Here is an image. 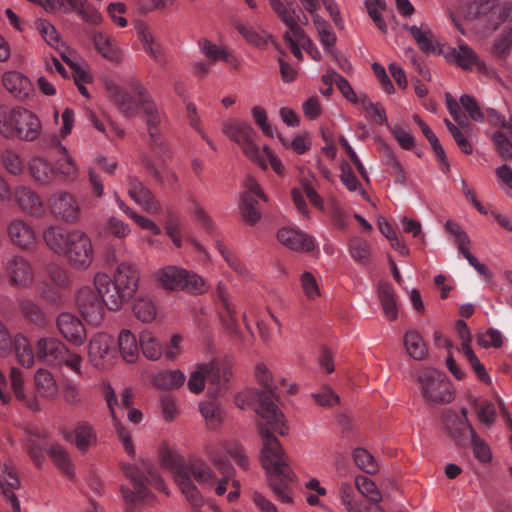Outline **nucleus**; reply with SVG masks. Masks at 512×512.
<instances>
[{"mask_svg": "<svg viewBox=\"0 0 512 512\" xmlns=\"http://www.w3.org/2000/svg\"><path fill=\"white\" fill-rule=\"evenodd\" d=\"M315 402L324 408H331L340 402L339 396L330 386H323L319 392L312 394Z\"/></svg>", "mask_w": 512, "mask_h": 512, "instance_id": "nucleus-64", "label": "nucleus"}, {"mask_svg": "<svg viewBox=\"0 0 512 512\" xmlns=\"http://www.w3.org/2000/svg\"><path fill=\"white\" fill-rule=\"evenodd\" d=\"M133 312L142 322H151L156 316L155 306L149 299H138L133 305Z\"/></svg>", "mask_w": 512, "mask_h": 512, "instance_id": "nucleus-62", "label": "nucleus"}, {"mask_svg": "<svg viewBox=\"0 0 512 512\" xmlns=\"http://www.w3.org/2000/svg\"><path fill=\"white\" fill-rule=\"evenodd\" d=\"M129 88L139 97L141 108L146 117V125L150 138L148 143L149 152L141 155V164L156 181L162 182L163 176L158 165L164 163L165 159L170 157L169 147L162 137L165 115L157 108L147 89L140 81L131 80L129 82Z\"/></svg>", "mask_w": 512, "mask_h": 512, "instance_id": "nucleus-3", "label": "nucleus"}, {"mask_svg": "<svg viewBox=\"0 0 512 512\" xmlns=\"http://www.w3.org/2000/svg\"><path fill=\"white\" fill-rule=\"evenodd\" d=\"M235 27L249 44L258 48H264L267 45L268 35L264 32L260 33L250 25L244 23H237Z\"/></svg>", "mask_w": 512, "mask_h": 512, "instance_id": "nucleus-54", "label": "nucleus"}, {"mask_svg": "<svg viewBox=\"0 0 512 512\" xmlns=\"http://www.w3.org/2000/svg\"><path fill=\"white\" fill-rule=\"evenodd\" d=\"M2 83L9 93L20 101H25L34 94V87L29 78L18 71L5 72Z\"/></svg>", "mask_w": 512, "mask_h": 512, "instance_id": "nucleus-25", "label": "nucleus"}, {"mask_svg": "<svg viewBox=\"0 0 512 512\" xmlns=\"http://www.w3.org/2000/svg\"><path fill=\"white\" fill-rule=\"evenodd\" d=\"M304 10H306L309 14L312 15V18H314V15H318L316 12L318 8L320 7V4H323V6L328 11L329 15L331 16L333 22L337 27H342V18L340 16L337 4L334 0H299Z\"/></svg>", "mask_w": 512, "mask_h": 512, "instance_id": "nucleus-42", "label": "nucleus"}, {"mask_svg": "<svg viewBox=\"0 0 512 512\" xmlns=\"http://www.w3.org/2000/svg\"><path fill=\"white\" fill-rule=\"evenodd\" d=\"M351 257L360 265H367L370 261L371 246L369 242L360 237H352L348 242Z\"/></svg>", "mask_w": 512, "mask_h": 512, "instance_id": "nucleus-44", "label": "nucleus"}, {"mask_svg": "<svg viewBox=\"0 0 512 512\" xmlns=\"http://www.w3.org/2000/svg\"><path fill=\"white\" fill-rule=\"evenodd\" d=\"M139 343L144 356L150 360H158L163 354L162 344L149 331L140 334Z\"/></svg>", "mask_w": 512, "mask_h": 512, "instance_id": "nucleus-46", "label": "nucleus"}, {"mask_svg": "<svg viewBox=\"0 0 512 512\" xmlns=\"http://www.w3.org/2000/svg\"><path fill=\"white\" fill-rule=\"evenodd\" d=\"M357 492L366 497L371 502H380L381 494L375 483L366 476H357L355 478Z\"/></svg>", "mask_w": 512, "mask_h": 512, "instance_id": "nucleus-56", "label": "nucleus"}, {"mask_svg": "<svg viewBox=\"0 0 512 512\" xmlns=\"http://www.w3.org/2000/svg\"><path fill=\"white\" fill-rule=\"evenodd\" d=\"M7 235L11 243L25 251H32L37 244L33 227L20 218L11 220L7 225Z\"/></svg>", "mask_w": 512, "mask_h": 512, "instance_id": "nucleus-20", "label": "nucleus"}, {"mask_svg": "<svg viewBox=\"0 0 512 512\" xmlns=\"http://www.w3.org/2000/svg\"><path fill=\"white\" fill-rule=\"evenodd\" d=\"M353 459L355 464L366 473L373 474L378 469L374 457L363 448H357L354 450Z\"/></svg>", "mask_w": 512, "mask_h": 512, "instance_id": "nucleus-60", "label": "nucleus"}, {"mask_svg": "<svg viewBox=\"0 0 512 512\" xmlns=\"http://www.w3.org/2000/svg\"><path fill=\"white\" fill-rule=\"evenodd\" d=\"M157 279L166 290H182L202 294L206 283L199 275L177 266H167L157 272Z\"/></svg>", "mask_w": 512, "mask_h": 512, "instance_id": "nucleus-9", "label": "nucleus"}, {"mask_svg": "<svg viewBox=\"0 0 512 512\" xmlns=\"http://www.w3.org/2000/svg\"><path fill=\"white\" fill-rule=\"evenodd\" d=\"M270 5L283 23L291 30L293 36L301 42L305 51L316 61L321 59L317 46L306 36L301 25L308 24L307 16L297 9L293 2L283 3L281 0H270Z\"/></svg>", "mask_w": 512, "mask_h": 512, "instance_id": "nucleus-7", "label": "nucleus"}, {"mask_svg": "<svg viewBox=\"0 0 512 512\" xmlns=\"http://www.w3.org/2000/svg\"><path fill=\"white\" fill-rule=\"evenodd\" d=\"M3 479H0V490L3 498L10 505L12 512H21L20 502L14 490L20 488V481L16 473L5 465Z\"/></svg>", "mask_w": 512, "mask_h": 512, "instance_id": "nucleus-32", "label": "nucleus"}, {"mask_svg": "<svg viewBox=\"0 0 512 512\" xmlns=\"http://www.w3.org/2000/svg\"><path fill=\"white\" fill-rule=\"evenodd\" d=\"M417 382L423 398L430 404L449 403L454 398L451 382L444 373L436 369H421L417 375Z\"/></svg>", "mask_w": 512, "mask_h": 512, "instance_id": "nucleus-8", "label": "nucleus"}, {"mask_svg": "<svg viewBox=\"0 0 512 512\" xmlns=\"http://www.w3.org/2000/svg\"><path fill=\"white\" fill-rule=\"evenodd\" d=\"M206 454L220 477L204 461L195 460L189 463L179 464L176 467L174 478L186 500L193 506L199 507L203 498L197 487L192 482L208 488H215L217 495L221 496L226 492L227 483L233 478L235 469L231 462L226 459L220 449L213 445L206 447Z\"/></svg>", "mask_w": 512, "mask_h": 512, "instance_id": "nucleus-2", "label": "nucleus"}, {"mask_svg": "<svg viewBox=\"0 0 512 512\" xmlns=\"http://www.w3.org/2000/svg\"><path fill=\"white\" fill-rule=\"evenodd\" d=\"M6 272L10 283L17 287H28L34 279L30 262L22 256L12 257L6 264Z\"/></svg>", "mask_w": 512, "mask_h": 512, "instance_id": "nucleus-23", "label": "nucleus"}, {"mask_svg": "<svg viewBox=\"0 0 512 512\" xmlns=\"http://www.w3.org/2000/svg\"><path fill=\"white\" fill-rule=\"evenodd\" d=\"M71 11H75L83 20L97 24L101 20L98 9L87 0H77V4H71Z\"/></svg>", "mask_w": 512, "mask_h": 512, "instance_id": "nucleus-55", "label": "nucleus"}, {"mask_svg": "<svg viewBox=\"0 0 512 512\" xmlns=\"http://www.w3.org/2000/svg\"><path fill=\"white\" fill-rule=\"evenodd\" d=\"M246 191L242 194L240 211L243 220L250 225L256 224L261 218L260 200L267 201V197L257 181L248 177L245 181Z\"/></svg>", "mask_w": 512, "mask_h": 512, "instance_id": "nucleus-13", "label": "nucleus"}, {"mask_svg": "<svg viewBox=\"0 0 512 512\" xmlns=\"http://www.w3.org/2000/svg\"><path fill=\"white\" fill-rule=\"evenodd\" d=\"M93 283L95 286V291L97 292L101 300L105 303L107 309L118 310L121 307L113 306L110 303V296L114 295L115 290L113 289L114 281L108 274L102 272L96 273L93 279Z\"/></svg>", "mask_w": 512, "mask_h": 512, "instance_id": "nucleus-38", "label": "nucleus"}, {"mask_svg": "<svg viewBox=\"0 0 512 512\" xmlns=\"http://www.w3.org/2000/svg\"><path fill=\"white\" fill-rule=\"evenodd\" d=\"M447 58L465 70H472L474 68L480 70L483 67L476 53L464 44L459 45L458 48L451 49L447 53Z\"/></svg>", "mask_w": 512, "mask_h": 512, "instance_id": "nucleus-34", "label": "nucleus"}, {"mask_svg": "<svg viewBox=\"0 0 512 512\" xmlns=\"http://www.w3.org/2000/svg\"><path fill=\"white\" fill-rule=\"evenodd\" d=\"M78 309L83 318L91 325H99L107 309L95 290L90 287L81 288L76 297Z\"/></svg>", "mask_w": 512, "mask_h": 512, "instance_id": "nucleus-16", "label": "nucleus"}, {"mask_svg": "<svg viewBox=\"0 0 512 512\" xmlns=\"http://www.w3.org/2000/svg\"><path fill=\"white\" fill-rule=\"evenodd\" d=\"M48 454L55 466L68 478L74 477V465L68 451L60 444H52Z\"/></svg>", "mask_w": 512, "mask_h": 512, "instance_id": "nucleus-37", "label": "nucleus"}, {"mask_svg": "<svg viewBox=\"0 0 512 512\" xmlns=\"http://www.w3.org/2000/svg\"><path fill=\"white\" fill-rule=\"evenodd\" d=\"M216 297L219 303V316L223 325L229 332L236 333L238 330L236 311L230 301L225 284L219 283L217 285Z\"/></svg>", "mask_w": 512, "mask_h": 512, "instance_id": "nucleus-28", "label": "nucleus"}, {"mask_svg": "<svg viewBox=\"0 0 512 512\" xmlns=\"http://www.w3.org/2000/svg\"><path fill=\"white\" fill-rule=\"evenodd\" d=\"M443 424L448 435L460 446L468 444L469 439L475 434V431L468 422L467 410L465 408H462L460 413L452 410L445 411Z\"/></svg>", "mask_w": 512, "mask_h": 512, "instance_id": "nucleus-18", "label": "nucleus"}, {"mask_svg": "<svg viewBox=\"0 0 512 512\" xmlns=\"http://www.w3.org/2000/svg\"><path fill=\"white\" fill-rule=\"evenodd\" d=\"M12 348L19 364L25 367L33 365L35 354L27 338L17 335L12 341L6 327L0 322V355H7Z\"/></svg>", "mask_w": 512, "mask_h": 512, "instance_id": "nucleus-17", "label": "nucleus"}, {"mask_svg": "<svg viewBox=\"0 0 512 512\" xmlns=\"http://www.w3.org/2000/svg\"><path fill=\"white\" fill-rule=\"evenodd\" d=\"M313 22L322 45L327 52H330L336 42V36L332 31L330 24L319 15H314Z\"/></svg>", "mask_w": 512, "mask_h": 512, "instance_id": "nucleus-51", "label": "nucleus"}, {"mask_svg": "<svg viewBox=\"0 0 512 512\" xmlns=\"http://www.w3.org/2000/svg\"><path fill=\"white\" fill-rule=\"evenodd\" d=\"M43 239L50 250L63 256L67 252L70 231H66L59 226H49L43 231Z\"/></svg>", "mask_w": 512, "mask_h": 512, "instance_id": "nucleus-33", "label": "nucleus"}, {"mask_svg": "<svg viewBox=\"0 0 512 512\" xmlns=\"http://www.w3.org/2000/svg\"><path fill=\"white\" fill-rule=\"evenodd\" d=\"M37 29L41 33L46 43L59 51L62 60L75 71L79 79L83 82H86L88 78L87 74L80 70V68L67 56L65 50L59 49V33L55 27L46 20H40L37 23Z\"/></svg>", "mask_w": 512, "mask_h": 512, "instance_id": "nucleus-26", "label": "nucleus"}, {"mask_svg": "<svg viewBox=\"0 0 512 512\" xmlns=\"http://www.w3.org/2000/svg\"><path fill=\"white\" fill-rule=\"evenodd\" d=\"M420 49L426 53L434 52L436 47L434 45V38L431 30L427 25L422 24L420 27L413 25L406 28Z\"/></svg>", "mask_w": 512, "mask_h": 512, "instance_id": "nucleus-47", "label": "nucleus"}, {"mask_svg": "<svg viewBox=\"0 0 512 512\" xmlns=\"http://www.w3.org/2000/svg\"><path fill=\"white\" fill-rule=\"evenodd\" d=\"M29 171L35 181L40 184L51 183L56 177V170L41 157H35L29 164Z\"/></svg>", "mask_w": 512, "mask_h": 512, "instance_id": "nucleus-40", "label": "nucleus"}, {"mask_svg": "<svg viewBox=\"0 0 512 512\" xmlns=\"http://www.w3.org/2000/svg\"><path fill=\"white\" fill-rule=\"evenodd\" d=\"M72 435H74L77 449L82 453L97 444V433L94 427L87 421L77 422L73 432H67L64 437L66 440H70Z\"/></svg>", "mask_w": 512, "mask_h": 512, "instance_id": "nucleus-31", "label": "nucleus"}, {"mask_svg": "<svg viewBox=\"0 0 512 512\" xmlns=\"http://www.w3.org/2000/svg\"><path fill=\"white\" fill-rule=\"evenodd\" d=\"M15 198L20 209L31 216L40 218L45 214V208L40 197L30 188L21 186L15 191Z\"/></svg>", "mask_w": 512, "mask_h": 512, "instance_id": "nucleus-30", "label": "nucleus"}, {"mask_svg": "<svg viewBox=\"0 0 512 512\" xmlns=\"http://www.w3.org/2000/svg\"><path fill=\"white\" fill-rule=\"evenodd\" d=\"M356 486L342 483L339 488V496L347 512H363L362 503L356 500Z\"/></svg>", "mask_w": 512, "mask_h": 512, "instance_id": "nucleus-50", "label": "nucleus"}, {"mask_svg": "<svg viewBox=\"0 0 512 512\" xmlns=\"http://www.w3.org/2000/svg\"><path fill=\"white\" fill-rule=\"evenodd\" d=\"M128 193L138 205L147 212L155 214L160 211V204L151 190L136 176L128 177Z\"/></svg>", "mask_w": 512, "mask_h": 512, "instance_id": "nucleus-22", "label": "nucleus"}, {"mask_svg": "<svg viewBox=\"0 0 512 512\" xmlns=\"http://www.w3.org/2000/svg\"><path fill=\"white\" fill-rule=\"evenodd\" d=\"M10 382H11V388L15 394V397L18 400L25 402V404L30 409H32L34 411L39 409V405L36 400H34V399L28 400L26 398V395H25L24 389H23L24 381H23V377H22V374L19 369L15 368V367L11 368Z\"/></svg>", "mask_w": 512, "mask_h": 512, "instance_id": "nucleus-49", "label": "nucleus"}, {"mask_svg": "<svg viewBox=\"0 0 512 512\" xmlns=\"http://www.w3.org/2000/svg\"><path fill=\"white\" fill-rule=\"evenodd\" d=\"M35 386L38 393L45 398H53L58 391L56 381L52 374L45 369H39L36 372Z\"/></svg>", "mask_w": 512, "mask_h": 512, "instance_id": "nucleus-45", "label": "nucleus"}, {"mask_svg": "<svg viewBox=\"0 0 512 512\" xmlns=\"http://www.w3.org/2000/svg\"><path fill=\"white\" fill-rule=\"evenodd\" d=\"M57 327L61 335L75 346H80L86 339V330L82 322L70 313H62L57 318Z\"/></svg>", "mask_w": 512, "mask_h": 512, "instance_id": "nucleus-24", "label": "nucleus"}, {"mask_svg": "<svg viewBox=\"0 0 512 512\" xmlns=\"http://www.w3.org/2000/svg\"><path fill=\"white\" fill-rule=\"evenodd\" d=\"M404 346L407 353L415 360H422L427 355V348L423 338L415 330H409L405 333Z\"/></svg>", "mask_w": 512, "mask_h": 512, "instance_id": "nucleus-43", "label": "nucleus"}, {"mask_svg": "<svg viewBox=\"0 0 512 512\" xmlns=\"http://www.w3.org/2000/svg\"><path fill=\"white\" fill-rule=\"evenodd\" d=\"M41 132V122L30 110L0 107V134L5 138L34 141Z\"/></svg>", "mask_w": 512, "mask_h": 512, "instance_id": "nucleus-6", "label": "nucleus"}, {"mask_svg": "<svg viewBox=\"0 0 512 512\" xmlns=\"http://www.w3.org/2000/svg\"><path fill=\"white\" fill-rule=\"evenodd\" d=\"M223 450L235 460L243 469L249 467V460L244 453L243 447L235 441H225L222 443Z\"/></svg>", "mask_w": 512, "mask_h": 512, "instance_id": "nucleus-63", "label": "nucleus"}, {"mask_svg": "<svg viewBox=\"0 0 512 512\" xmlns=\"http://www.w3.org/2000/svg\"><path fill=\"white\" fill-rule=\"evenodd\" d=\"M511 10L510 4L500 5L499 0H474L468 3L466 14L469 18L488 16L490 26L496 29L507 19Z\"/></svg>", "mask_w": 512, "mask_h": 512, "instance_id": "nucleus-14", "label": "nucleus"}, {"mask_svg": "<svg viewBox=\"0 0 512 512\" xmlns=\"http://www.w3.org/2000/svg\"><path fill=\"white\" fill-rule=\"evenodd\" d=\"M124 475L131 481L134 490L122 486L121 493L127 505V512H135V509L143 503H150L153 495L149 486L165 492V484L157 474L154 466L143 461L138 465L124 464L122 466Z\"/></svg>", "mask_w": 512, "mask_h": 512, "instance_id": "nucleus-4", "label": "nucleus"}, {"mask_svg": "<svg viewBox=\"0 0 512 512\" xmlns=\"http://www.w3.org/2000/svg\"><path fill=\"white\" fill-rule=\"evenodd\" d=\"M105 88L109 97L113 100L121 113L126 117H133L137 115L141 108L138 95L130 88L136 97L131 95L128 91L118 86L115 82L108 80L105 82Z\"/></svg>", "mask_w": 512, "mask_h": 512, "instance_id": "nucleus-21", "label": "nucleus"}, {"mask_svg": "<svg viewBox=\"0 0 512 512\" xmlns=\"http://www.w3.org/2000/svg\"><path fill=\"white\" fill-rule=\"evenodd\" d=\"M46 437L47 436L44 434L37 433L27 441V453L34 465L38 468H40L45 461V448L39 442V439H45Z\"/></svg>", "mask_w": 512, "mask_h": 512, "instance_id": "nucleus-52", "label": "nucleus"}, {"mask_svg": "<svg viewBox=\"0 0 512 512\" xmlns=\"http://www.w3.org/2000/svg\"><path fill=\"white\" fill-rule=\"evenodd\" d=\"M47 205L51 215L58 220L74 224L80 219V205L75 196L69 192L60 191L52 194Z\"/></svg>", "mask_w": 512, "mask_h": 512, "instance_id": "nucleus-12", "label": "nucleus"}, {"mask_svg": "<svg viewBox=\"0 0 512 512\" xmlns=\"http://www.w3.org/2000/svg\"><path fill=\"white\" fill-rule=\"evenodd\" d=\"M139 278V270L135 264L128 261L119 263L113 273L115 293L110 296V303L113 306H122L129 301L138 289Z\"/></svg>", "mask_w": 512, "mask_h": 512, "instance_id": "nucleus-10", "label": "nucleus"}, {"mask_svg": "<svg viewBox=\"0 0 512 512\" xmlns=\"http://www.w3.org/2000/svg\"><path fill=\"white\" fill-rule=\"evenodd\" d=\"M93 255V246L89 236L81 230H71L67 252L63 255L69 265L77 270H85L92 264Z\"/></svg>", "mask_w": 512, "mask_h": 512, "instance_id": "nucleus-11", "label": "nucleus"}, {"mask_svg": "<svg viewBox=\"0 0 512 512\" xmlns=\"http://www.w3.org/2000/svg\"><path fill=\"white\" fill-rule=\"evenodd\" d=\"M231 375V365L227 360H213L210 363L198 364L191 372L187 386L190 392L199 394L204 390L207 381L208 395L216 399L228 391Z\"/></svg>", "mask_w": 512, "mask_h": 512, "instance_id": "nucleus-5", "label": "nucleus"}, {"mask_svg": "<svg viewBox=\"0 0 512 512\" xmlns=\"http://www.w3.org/2000/svg\"><path fill=\"white\" fill-rule=\"evenodd\" d=\"M66 346L57 338L43 337L36 343V356L42 362L49 365H58L63 357Z\"/></svg>", "mask_w": 512, "mask_h": 512, "instance_id": "nucleus-27", "label": "nucleus"}, {"mask_svg": "<svg viewBox=\"0 0 512 512\" xmlns=\"http://www.w3.org/2000/svg\"><path fill=\"white\" fill-rule=\"evenodd\" d=\"M56 148L59 152V157L56 160V176L59 174L64 180L72 181L78 175V168L68 154L67 149L60 143V141L55 138L54 139Z\"/></svg>", "mask_w": 512, "mask_h": 512, "instance_id": "nucleus-35", "label": "nucleus"}, {"mask_svg": "<svg viewBox=\"0 0 512 512\" xmlns=\"http://www.w3.org/2000/svg\"><path fill=\"white\" fill-rule=\"evenodd\" d=\"M105 399L107 402V405L109 407V410L111 412V415L115 421H117L116 406H121L123 408H130L133 402V393L132 390L129 388H125L123 392L121 393L120 401H118L114 390L111 386H107L104 391Z\"/></svg>", "mask_w": 512, "mask_h": 512, "instance_id": "nucleus-48", "label": "nucleus"}, {"mask_svg": "<svg viewBox=\"0 0 512 512\" xmlns=\"http://www.w3.org/2000/svg\"><path fill=\"white\" fill-rule=\"evenodd\" d=\"M119 350L122 357L128 363L136 361L139 355V345L136 337L131 331L124 329L120 332L118 337Z\"/></svg>", "mask_w": 512, "mask_h": 512, "instance_id": "nucleus-39", "label": "nucleus"}, {"mask_svg": "<svg viewBox=\"0 0 512 512\" xmlns=\"http://www.w3.org/2000/svg\"><path fill=\"white\" fill-rule=\"evenodd\" d=\"M185 374L180 370H166L157 373L153 378V384L162 390L177 389L184 385Z\"/></svg>", "mask_w": 512, "mask_h": 512, "instance_id": "nucleus-41", "label": "nucleus"}, {"mask_svg": "<svg viewBox=\"0 0 512 512\" xmlns=\"http://www.w3.org/2000/svg\"><path fill=\"white\" fill-rule=\"evenodd\" d=\"M90 362L97 368H105L112 364L115 355L114 339L106 333L94 335L88 347Z\"/></svg>", "mask_w": 512, "mask_h": 512, "instance_id": "nucleus-19", "label": "nucleus"}, {"mask_svg": "<svg viewBox=\"0 0 512 512\" xmlns=\"http://www.w3.org/2000/svg\"><path fill=\"white\" fill-rule=\"evenodd\" d=\"M200 412L210 429H216L221 423V411L214 401L200 404Z\"/></svg>", "mask_w": 512, "mask_h": 512, "instance_id": "nucleus-57", "label": "nucleus"}, {"mask_svg": "<svg viewBox=\"0 0 512 512\" xmlns=\"http://www.w3.org/2000/svg\"><path fill=\"white\" fill-rule=\"evenodd\" d=\"M20 310L24 318L35 325H43L45 323V314L41 308L30 299H23L19 302Z\"/></svg>", "mask_w": 512, "mask_h": 512, "instance_id": "nucleus-53", "label": "nucleus"}, {"mask_svg": "<svg viewBox=\"0 0 512 512\" xmlns=\"http://www.w3.org/2000/svg\"><path fill=\"white\" fill-rule=\"evenodd\" d=\"M278 240L294 251L309 252L314 249L312 237L294 228H282L277 233Z\"/></svg>", "mask_w": 512, "mask_h": 512, "instance_id": "nucleus-29", "label": "nucleus"}, {"mask_svg": "<svg viewBox=\"0 0 512 512\" xmlns=\"http://www.w3.org/2000/svg\"><path fill=\"white\" fill-rule=\"evenodd\" d=\"M256 378L259 382V384L263 387V390L259 391V393H270L272 394V402L276 404V401L278 400V396L276 395L274 391V385L272 381L271 374L266 367V365L260 363L256 366L255 370Z\"/></svg>", "mask_w": 512, "mask_h": 512, "instance_id": "nucleus-59", "label": "nucleus"}, {"mask_svg": "<svg viewBox=\"0 0 512 512\" xmlns=\"http://www.w3.org/2000/svg\"><path fill=\"white\" fill-rule=\"evenodd\" d=\"M272 396L270 393H259L258 390L249 389L236 395L235 404L240 409L257 405L255 410L261 418L258 431L263 442V466L274 493L282 502L289 503L292 499L290 484L294 480V473L280 442L273 435V432L285 435L287 428L284 415L272 402Z\"/></svg>", "mask_w": 512, "mask_h": 512, "instance_id": "nucleus-1", "label": "nucleus"}, {"mask_svg": "<svg viewBox=\"0 0 512 512\" xmlns=\"http://www.w3.org/2000/svg\"><path fill=\"white\" fill-rule=\"evenodd\" d=\"M378 297L387 319L395 320L398 315V306L393 287L389 283L380 282L378 284Z\"/></svg>", "mask_w": 512, "mask_h": 512, "instance_id": "nucleus-36", "label": "nucleus"}, {"mask_svg": "<svg viewBox=\"0 0 512 512\" xmlns=\"http://www.w3.org/2000/svg\"><path fill=\"white\" fill-rule=\"evenodd\" d=\"M45 272L50 279V281L60 289H65L69 285V278L67 276V272L59 264L50 263L46 266Z\"/></svg>", "mask_w": 512, "mask_h": 512, "instance_id": "nucleus-61", "label": "nucleus"}, {"mask_svg": "<svg viewBox=\"0 0 512 512\" xmlns=\"http://www.w3.org/2000/svg\"><path fill=\"white\" fill-rule=\"evenodd\" d=\"M93 42L96 49L107 59L115 60L117 53L114 42L111 38L101 32H97L93 36Z\"/></svg>", "mask_w": 512, "mask_h": 512, "instance_id": "nucleus-58", "label": "nucleus"}, {"mask_svg": "<svg viewBox=\"0 0 512 512\" xmlns=\"http://www.w3.org/2000/svg\"><path fill=\"white\" fill-rule=\"evenodd\" d=\"M223 133L239 144L247 157L261 159L260 148L255 144V130L246 122L227 121L223 124Z\"/></svg>", "mask_w": 512, "mask_h": 512, "instance_id": "nucleus-15", "label": "nucleus"}]
</instances>
